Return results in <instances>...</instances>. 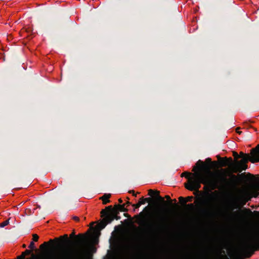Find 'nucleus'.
<instances>
[{
  "label": "nucleus",
  "mask_w": 259,
  "mask_h": 259,
  "mask_svg": "<svg viewBox=\"0 0 259 259\" xmlns=\"http://www.w3.org/2000/svg\"><path fill=\"white\" fill-rule=\"evenodd\" d=\"M210 171L207 169V172L202 171H195L192 174L189 172H184L181 174V177H185L188 179V183L185 184V188L190 191H198L201 188V184L208 185L212 190L216 188L223 189H231L235 188L239 181L238 176L229 172L227 176L229 179H227L225 176L220 177V182H215L211 180L208 174Z\"/></svg>",
  "instance_id": "1"
},
{
  "label": "nucleus",
  "mask_w": 259,
  "mask_h": 259,
  "mask_svg": "<svg viewBox=\"0 0 259 259\" xmlns=\"http://www.w3.org/2000/svg\"><path fill=\"white\" fill-rule=\"evenodd\" d=\"M149 208L146 206L143 210L140 212L138 214L135 216L137 219V223L139 224L146 225L150 227L151 230L155 232H161L167 230L169 228V220L168 218L163 213L159 214L157 219L153 222L152 223H148L146 221V217L147 215L144 211L148 212Z\"/></svg>",
  "instance_id": "2"
},
{
  "label": "nucleus",
  "mask_w": 259,
  "mask_h": 259,
  "mask_svg": "<svg viewBox=\"0 0 259 259\" xmlns=\"http://www.w3.org/2000/svg\"><path fill=\"white\" fill-rule=\"evenodd\" d=\"M240 245L247 258H250L256 250H259V238L249 237L242 241Z\"/></svg>",
  "instance_id": "3"
},
{
  "label": "nucleus",
  "mask_w": 259,
  "mask_h": 259,
  "mask_svg": "<svg viewBox=\"0 0 259 259\" xmlns=\"http://www.w3.org/2000/svg\"><path fill=\"white\" fill-rule=\"evenodd\" d=\"M74 255L70 251H64L58 254L46 255H37L32 253L31 257L24 259H77Z\"/></svg>",
  "instance_id": "4"
},
{
  "label": "nucleus",
  "mask_w": 259,
  "mask_h": 259,
  "mask_svg": "<svg viewBox=\"0 0 259 259\" xmlns=\"http://www.w3.org/2000/svg\"><path fill=\"white\" fill-rule=\"evenodd\" d=\"M251 156L249 154H246L243 156L242 159L240 161H236V165H234V172H241L243 170H246L248 166L247 163L248 161L251 162V159H253V156L250 153Z\"/></svg>",
  "instance_id": "5"
},
{
  "label": "nucleus",
  "mask_w": 259,
  "mask_h": 259,
  "mask_svg": "<svg viewBox=\"0 0 259 259\" xmlns=\"http://www.w3.org/2000/svg\"><path fill=\"white\" fill-rule=\"evenodd\" d=\"M210 251H212V249H205L203 250V251L200 253L197 254H187V255H186L185 257L189 256H193L194 257H195L196 259H210V253L211 252ZM224 255H226L225 254V251L224 250H222L220 251V253L219 254V257L213 259L219 258Z\"/></svg>",
  "instance_id": "6"
},
{
  "label": "nucleus",
  "mask_w": 259,
  "mask_h": 259,
  "mask_svg": "<svg viewBox=\"0 0 259 259\" xmlns=\"http://www.w3.org/2000/svg\"><path fill=\"white\" fill-rule=\"evenodd\" d=\"M222 164L223 166H229L231 171L234 172V165H236V162L234 163L233 161L232 158L231 157H225L224 160L222 161Z\"/></svg>",
  "instance_id": "7"
},
{
  "label": "nucleus",
  "mask_w": 259,
  "mask_h": 259,
  "mask_svg": "<svg viewBox=\"0 0 259 259\" xmlns=\"http://www.w3.org/2000/svg\"><path fill=\"white\" fill-rule=\"evenodd\" d=\"M120 211L116 206H114L113 210H112L111 213H108L105 209H102L101 211V217H103V215H107V217H115L119 214Z\"/></svg>",
  "instance_id": "8"
},
{
  "label": "nucleus",
  "mask_w": 259,
  "mask_h": 259,
  "mask_svg": "<svg viewBox=\"0 0 259 259\" xmlns=\"http://www.w3.org/2000/svg\"><path fill=\"white\" fill-rule=\"evenodd\" d=\"M199 212L200 216L204 218H209L212 216V211L208 208H201Z\"/></svg>",
  "instance_id": "9"
},
{
  "label": "nucleus",
  "mask_w": 259,
  "mask_h": 259,
  "mask_svg": "<svg viewBox=\"0 0 259 259\" xmlns=\"http://www.w3.org/2000/svg\"><path fill=\"white\" fill-rule=\"evenodd\" d=\"M226 219L230 222H235L238 221V213L236 211L229 212L227 214Z\"/></svg>",
  "instance_id": "10"
},
{
  "label": "nucleus",
  "mask_w": 259,
  "mask_h": 259,
  "mask_svg": "<svg viewBox=\"0 0 259 259\" xmlns=\"http://www.w3.org/2000/svg\"><path fill=\"white\" fill-rule=\"evenodd\" d=\"M251 154L253 156V159H251L252 163L257 162L258 161H254L257 159V156H259V144H258L255 148H253L251 150Z\"/></svg>",
  "instance_id": "11"
},
{
  "label": "nucleus",
  "mask_w": 259,
  "mask_h": 259,
  "mask_svg": "<svg viewBox=\"0 0 259 259\" xmlns=\"http://www.w3.org/2000/svg\"><path fill=\"white\" fill-rule=\"evenodd\" d=\"M157 193V195H156V197L161 202H162V203H166V201L164 200L163 198H162V197H161L159 194V191H154V190H152V189H150L148 191V195H150V196H153L154 194V193Z\"/></svg>",
  "instance_id": "12"
},
{
  "label": "nucleus",
  "mask_w": 259,
  "mask_h": 259,
  "mask_svg": "<svg viewBox=\"0 0 259 259\" xmlns=\"http://www.w3.org/2000/svg\"><path fill=\"white\" fill-rule=\"evenodd\" d=\"M104 219L99 224V227L100 229H103L107 226L108 224L110 223L108 222V217L107 215H103Z\"/></svg>",
  "instance_id": "13"
},
{
  "label": "nucleus",
  "mask_w": 259,
  "mask_h": 259,
  "mask_svg": "<svg viewBox=\"0 0 259 259\" xmlns=\"http://www.w3.org/2000/svg\"><path fill=\"white\" fill-rule=\"evenodd\" d=\"M193 199V196H188L186 198L181 196L179 198L180 203L183 205H185L187 202H191Z\"/></svg>",
  "instance_id": "14"
},
{
  "label": "nucleus",
  "mask_w": 259,
  "mask_h": 259,
  "mask_svg": "<svg viewBox=\"0 0 259 259\" xmlns=\"http://www.w3.org/2000/svg\"><path fill=\"white\" fill-rule=\"evenodd\" d=\"M55 240L58 241H60L61 243L69 242L70 241V240L68 239V237L67 234L61 236L58 238H55Z\"/></svg>",
  "instance_id": "15"
},
{
  "label": "nucleus",
  "mask_w": 259,
  "mask_h": 259,
  "mask_svg": "<svg viewBox=\"0 0 259 259\" xmlns=\"http://www.w3.org/2000/svg\"><path fill=\"white\" fill-rule=\"evenodd\" d=\"M206 166L205 165L204 163L201 161V160H199L196 163V166H195L193 171H195L197 169H202V167H206Z\"/></svg>",
  "instance_id": "16"
},
{
  "label": "nucleus",
  "mask_w": 259,
  "mask_h": 259,
  "mask_svg": "<svg viewBox=\"0 0 259 259\" xmlns=\"http://www.w3.org/2000/svg\"><path fill=\"white\" fill-rule=\"evenodd\" d=\"M111 197L110 194H105L101 198V199L103 201V203L104 204H106L108 203H109L110 202L109 198Z\"/></svg>",
  "instance_id": "17"
},
{
  "label": "nucleus",
  "mask_w": 259,
  "mask_h": 259,
  "mask_svg": "<svg viewBox=\"0 0 259 259\" xmlns=\"http://www.w3.org/2000/svg\"><path fill=\"white\" fill-rule=\"evenodd\" d=\"M229 206L231 208V210H233L234 209H237L238 208V205L237 204L236 200L232 198L230 202Z\"/></svg>",
  "instance_id": "18"
},
{
  "label": "nucleus",
  "mask_w": 259,
  "mask_h": 259,
  "mask_svg": "<svg viewBox=\"0 0 259 259\" xmlns=\"http://www.w3.org/2000/svg\"><path fill=\"white\" fill-rule=\"evenodd\" d=\"M125 204H115V206H116L119 210L121 212H127L128 209L125 207Z\"/></svg>",
  "instance_id": "19"
},
{
  "label": "nucleus",
  "mask_w": 259,
  "mask_h": 259,
  "mask_svg": "<svg viewBox=\"0 0 259 259\" xmlns=\"http://www.w3.org/2000/svg\"><path fill=\"white\" fill-rule=\"evenodd\" d=\"M100 234V233H97L95 236H94L92 238L93 242L94 244H97L98 243V235Z\"/></svg>",
  "instance_id": "20"
},
{
  "label": "nucleus",
  "mask_w": 259,
  "mask_h": 259,
  "mask_svg": "<svg viewBox=\"0 0 259 259\" xmlns=\"http://www.w3.org/2000/svg\"><path fill=\"white\" fill-rule=\"evenodd\" d=\"M120 217L118 215H116L115 217H108V222L111 223L114 220H119L120 219Z\"/></svg>",
  "instance_id": "21"
},
{
  "label": "nucleus",
  "mask_w": 259,
  "mask_h": 259,
  "mask_svg": "<svg viewBox=\"0 0 259 259\" xmlns=\"http://www.w3.org/2000/svg\"><path fill=\"white\" fill-rule=\"evenodd\" d=\"M252 196L254 197H257L259 195V192L258 190L253 189L251 192Z\"/></svg>",
  "instance_id": "22"
},
{
  "label": "nucleus",
  "mask_w": 259,
  "mask_h": 259,
  "mask_svg": "<svg viewBox=\"0 0 259 259\" xmlns=\"http://www.w3.org/2000/svg\"><path fill=\"white\" fill-rule=\"evenodd\" d=\"M32 251L31 250L26 249L24 251H23L21 254L25 257L26 255L32 254Z\"/></svg>",
  "instance_id": "23"
},
{
  "label": "nucleus",
  "mask_w": 259,
  "mask_h": 259,
  "mask_svg": "<svg viewBox=\"0 0 259 259\" xmlns=\"http://www.w3.org/2000/svg\"><path fill=\"white\" fill-rule=\"evenodd\" d=\"M9 219L6 220L4 222L1 223L0 224V227H1V228L4 227L6 226L7 225H8L9 224Z\"/></svg>",
  "instance_id": "24"
},
{
  "label": "nucleus",
  "mask_w": 259,
  "mask_h": 259,
  "mask_svg": "<svg viewBox=\"0 0 259 259\" xmlns=\"http://www.w3.org/2000/svg\"><path fill=\"white\" fill-rule=\"evenodd\" d=\"M105 210L108 213H111V212H112V210H113V208L112 207V205H109V206H107Z\"/></svg>",
  "instance_id": "25"
},
{
  "label": "nucleus",
  "mask_w": 259,
  "mask_h": 259,
  "mask_svg": "<svg viewBox=\"0 0 259 259\" xmlns=\"http://www.w3.org/2000/svg\"><path fill=\"white\" fill-rule=\"evenodd\" d=\"M245 213L247 214H249V215H251L252 214V212L251 211V210L249 209V208H244L243 210Z\"/></svg>",
  "instance_id": "26"
},
{
  "label": "nucleus",
  "mask_w": 259,
  "mask_h": 259,
  "mask_svg": "<svg viewBox=\"0 0 259 259\" xmlns=\"http://www.w3.org/2000/svg\"><path fill=\"white\" fill-rule=\"evenodd\" d=\"M38 238H39V236L37 234H34L32 235V240H33L32 241L36 242L38 241Z\"/></svg>",
  "instance_id": "27"
},
{
  "label": "nucleus",
  "mask_w": 259,
  "mask_h": 259,
  "mask_svg": "<svg viewBox=\"0 0 259 259\" xmlns=\"http://www.w3.org/2000/svg\"><path fill=\"white\" fill-rule=\"evenodd\" d=\"M28 247L32 250L35 249V244L33 241H31L28 246Z\"/></svg>",
  "instance_id": "28"
},
{
  "label": "nucleus",
  "mask_w": 259,
  "mask_h": 259,
  "mask_svg": "<svg viewBox=\"0 0 259 259\" xmlns=\"http://www.w3.org/2000/svg\"><path fill=\"white\" fill-rule=\"evenodd\" d=\"M48 245V242H45L44 243L41 244L40 245V248L41 249H43L44 248H46Z\"/></svg>",
  "instance_id": "29"
},
{
  "label": "nucleus",
  "mask_w": 259,
  "mask_h": 259,
  "mask_svg": "<svg viewBox=\"0 0 259 259\" xmlns=\"http://www.w3.org/2000/svg\"><path fill=\"white\" fill-rule=\"evenodd\" d=\"M139 203L140 205L145 204V201L144 197H142L140 198L139 201L138 202Z\"/></svg>",
  "instance_id": "30"
},
{
  "label": "nucleus",
  "mask_w": 259,
  "mask_h": 259,
  "mask_svg": "<svg viewBox=\"0 0 259 259\" xmlns=\"http://www.w3.org/2000/svg\"><path fill=\"white\" fill-rule=\"evenodd\" d=\"M186 206L190 209H194L195 208V205L193 203H189L188 204H186Z\"/></svg>",
  "instance_id": "31"
},
{
  "label": "nucleus",
  "mask_w": 259,
  "mask_h": 259,
  "mask_svg": "<svg viewBox=\"0 0 259 259\" xmlns=\"http://www.w3.org/2000/svg\"><path fill=\"white\" fill-rule=\"evenodd\" d=\"M165 198H166L169 201V204H171V201H174L175 202H176V199H174L173 200H172L170 199V197H169V196H168V195H166L165 196Z\"/></svg>",
  "instance_id": "32"
},
{
  "label": "nucleus",
  "mask_w": 259,
  "mask_h": 259,
  "mask_svg": "<svg viewBox=\"0 0 259 259\" xmlns=\"http://www.w3.org/2000/svg\"><path fill=\"white\" fill-rule=\"evenodd\" d=\"M132 206L135 207V209L138 208L141 205L139 204V203H137V204H132Z\"/></svg>",
  "instance_id": "33"
},
{
  "label": "nucleus",
  "mask_w": 259,
  "mask_h": 259,
  "mask_svg": "<svg viewBox=\"0 0 259 259\" xmlns=\"http://www.w3.org/2000/svg\"><path fill=\"white\" fill-rule=\"evenodd\" d=\"M144 199H145V202H150L152 201V198L150 197L145 198H144Z\"/></svg>",
  "instance_id": "34"
},
{
  "label": "nucleus",
  "mask_w": 259,
  "mask_h": 259,
  "mask_svg": "<svg viewBox=\"0 0 259 259\" xmlns=\"http://www.w3.org/2000/svg\"><path fill=\"white\" fill-rule=\"evenodd\" d=\"M233 156L236 158H239V156L236 152H233Z\"/></svg>",
  "instance_id": "35"
},
{
  "label": "nucleus",
  "mask_w": 259,
  "mask_h": 259,
  "mask_svg": "<svg viewBox=\"0 0 259 259\" xmlns=\"http://www.w3.org/2000/svg\"><path fill=\"white\" fill-rule=\"evenodd\" d=\"M25 213L26 215H31L32 214V212L30 209H28L25 211Z\"/></svg>",
  "instance_id": "36"
},
{
  "label": "nucleus",
  "mask_w": 259,
  "mask_h": 259,
  "mask_svg": "<svg viewBox=\"0 0 259 259\" xmlns=\"http://www.w3.org/2000/svg\"><path fill=\"white\" fill-rule=\"evenodd\" d=\"M55 241H57V240H55V238L54 239H50L49 241L48 242V245H50V244L54 243Z\"/></svg>",
  "instance_id": "37"
},
{
  "label": "nucleus",
  "mask_w": 259,
  "mask_h": 259,
  "mask_svg": "<svg viewBox=\"0 0 259 259\" xmlns=\"http://www.w3.org/2000/svg\"><path fill=\"white\" fill-rule=\"evenodd\" d=\"M25 257L21 254V255L18 256L16 259H24Z\"/></svg>",
  "instance_id": "38"
},
{
  "label": "nucleus",
  "mask_w": 259,
  "mask_h": 259,
  "mask_svg": "<svg viewBox=\"0 0 259 259\" xmlns=\"http://www.w3.org/2000/svg\"><path fill=\"white\" fill-rule=\"evenodd\" d=\"M246 154H244L243 152H241L239 155V158H242L243 156H245Z\"/></svg>",
  "instance_id": "39"
},
{
  "label": "nucleus",
  "mask_w": 259,
  "mask_h": 259,
  "mask_svg": "<svg viewBox=\"0 0 259 259\" xmlns=\"http://www.w3.org/2000/svg\"><path fill=\"white\" fill-rule=\"evenodd\" d=\"M128 193L132 194L134 196H136V194L135 193V191L134 190H130Z\"/></svg>",
  "instance_id": "40"
},
{
  "label": "nucleus",
  "mask_w": 259,
  "mask_h": 259,
  "mask_svg": "<svg viewBox=\"0 0 259 259\" xmlns=\"http://www.w3.org/2000/svg\"><path fill=\"white\" fill-rule=\"evenodd\" d=\"M73 219L74 220H75L76 221H79V218L77 217H76V216L74 217Z\"/></svg>",
  "instance_id": "41"
},
{
  "label": "nucleus",
  "mask_w": 259,
  "mask_h": 259,
  "mask_svg": "<svg viewBox=\"0 0 259 259\" xmlns=\"http://www.w3.org/2000/svg\"><path fill=\"white\" fill-rule=\"evenodd\" d=\"M206 161L207 162H211V158H207L206 159Z\"/></svg>",
  "instance_id": "42"
},
{
  "label": "nucleus",
  "mask_w": 259,
  "mask_h": 259,
  "mask_svg": "<svg viewBox=\"0 0 259 259\" xmlns=\"http://www.w3.org/2000/svg\"><path fill=\"white\" fill-rule=\"evenodd\" d=\"M238 130H239L238 128L236 129L237 133H238L239 134H241L242 133V132L238 131Z\"/></svg>",
  "instance_id": "43"
},
{
  "label": "nucleus",
  "mask_w": 259,
  "mask_h": 259,
  "mask_svg": "<svg viewBox=\"0 0 259 259\" xmlns=\"http://www.w3.org/2000/svg\"><path fill=\"white\" fill-rule=\"evenodd\" d=\"M118 202H119V203H122V199H121V198L119 199H118Z\"/></svg>",
  "instance_id": "44"
},
{
  "label": "nucleus",
  "mask_w": 259,
  "mask_h": 259,
  "mask_svg": "<svg viewBox=\"0 0 259 259\" xmlns=\"http://www.w3.org/2000/svg\"><path fill=\"white\" fill-rule=\"evenodd\" d=\"M126 204H127V205H131L132 204V203L130 202H129V201H127Z\"/></svg>",
  "instance_id": "45"
},
{
  "label": "nucleus",
  "mask_w": 259,
  "mask_h": 259,
  "mask_svg": "<svg viewBox=\"0 0 259 259\" xmlns=\"http://www.w3.org/2000/svg\"><path fill=\"white\" fill-rule=\"evenodd\" d=\"M257 159H256V160H254V161H259V156L257 157Z\"/></svg>",
  "instance_id": "46"
},
{
  "label": "nucleus",
  "mask_w": 259,
  "mask_h": 259,
  "mask_svg": "<svg viewBox=\"0 0 259 259\" xmlns=\"http://www.w3.org/2000/svg\"><path fill=\"white\" fill-rule=\"evenodd\" d=\"M124 215L126 217H128V214L127 213H124Z\"/></svg>",
  "instance_id": "47"
},
{
  "label": "nucleus",
  "mask_w": 259,
  "mask_h": 259,
  "mask_svg": "<svg viewBox=\"0 0 259 259\" xmlns=\"http://www.w3.org/2000/svg\"><path fill=\"white\" fill-rule=\"evenodd\" d=\"M22 247H23V248H25V247H26V245L25 244H23V245H22Z\"/></svg>",
  "instance_id": "48"
},
{
  "label": "nucleus",
  "mask_w": 259,
  "mask_h": 259,
  "mask_svg": "<svg viewBox=\"0 0 259 259\" xmlns=\"http://www.w3.org/2000/svg\"><path fill=\"white\" fill-rule=\"evenodd\" d=\"M254 213H258V211H254Z\"/></svg>",
  "instance_id": "49"
},
{
  "label": "nucleus",
  "mask_w": 259,
  "mask_h": 259,
  "mask_svg": "<svg viewBox=\"0 0 259 259\" xmlns=\"http://www.w3.org/2000/svg\"><path fill=\"white\" fill-rule=\"evenodd\" d=\"M245 175V173H242V174H241L240 176H243V175Z\"/></svg>",
  "instance_id": "50"
}]
</instances>
